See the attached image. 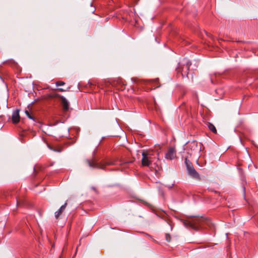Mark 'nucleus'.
Instances as JSON below:
<instances>
[{
    "label": "nucleus",
    "mask_w": 258,
    "mask_h": 258,
    "mask_svg": "<svg viewBox=\"0 0 258 258\" xmlns=\"http://www.w3.org/2000/svg\"><path fill=\"white\" fill-rule=\"evenodd\" d=\"M142 155V165L150 167L155 159L154 153L152 151H143Z\"/></svg>",
    "instance_id": "nucleus-1"
},
{
    "label": "nucleus",
    "mask_w": 258,
    "mask_h": 258,
    "mask_svg": "<svg viewBox=\"0 0 258 258\" xmlns=\"http://www.w3.org/2000/svg\"><path fill=\"white\" fill-rule=\"evenodd\" d=\"M203 221V219L200 218H196L190 221L185 223L186 224L191 227L192 229L198 230Z\"/></svg>",
    "instance_id": "nucleus-2"
},
{
    "label": "nucleus",
    "mask_w": 258,
    "mask_h": 258,
    "mask_svg": "<svg viewBox=\"0 0 258 258\" xmlns=\"http://www.w3.org/2000/svg\"><path fill=\"white\" fill-rule=\"evenodd\" d=\"M185 162L186 164L189 174L195 178H199V175L198 173L196 171L192 165H191L190 163H188L187 159H185Z\"/></svg>",
    "instance_id": "nucleus-3"
},
{
    "label": "nucleus",
    "mask_w": 258,
    "mask_h": 258,
    "mask_svg": "<svg viewBox=\"0 0 258 258\" xmlns=\"http://www.w3.org/2000/svg\"><path fill=\"white\" fill-rule=\"evenodd\" d=\"M165 157L167 159L173 160L176 157V151L174 148H170L166 153Z\"/></svg>",
    "instance_id": "nucleus-4"
},
{
    "label": "nucleus",
    "mask_w": 258,
    "mask_h": 258,
    "mask_svg": "<svg viewBox=\"0 0 258 258\" xmlns=\"http://www.w3.org/2000/svg\"><path fill=\"white\" fill-rule=\"evenodd\" d=\"M19 110L14 111L12 115V121L14 123H17L20 121Z\"/></svg>",
    "instance_id": "nucleus-5"
},
{
    "label": "nucleus",
    "mask_w": 258,
    "mask_h": 258,
    "mask_svg": "<svg viewBox=\"0 0 258 258\" xmlns=\"http://www.w3.org/2000/svg\"><path fill=\"white\" fill-rule=\"evenodd\" d=\"M67 205V203H66L63 205L61 206V207L59 208V209L58 211H57L55 213V217L56 219L59 218L60 216L61 215L62 212L64 211Z\"/></svg>",
    "instance_id": "nucleus-6"
},
{
    "label": "nucleus",
    "mask_w": 258,
    "mask_h": 258,
    "mask_svg": "<svg viewBox=\"0 0 258 258\" xmlns=\"http://www.w3.org/2000/svg\"><path fill=\"white\" fill-rule=\"evenodd\" d=\"M61 99V103L63 106V109L64 111H67L69 109V104L67 100L63 96H60Z\"/></svg>",
    "instance_id": "nucleus-7"
},
{
    "label": "nucleus",
    "mask_w": 258,
    "mask_h": 258,
    "mask_svg": "<svg viewBox=\"0 0 258 258\" xmlns=\"http://www.w3.org/2000/svg\"><path fill=\"white\" fill-rule=\"evenodd\" d=\"M208 128L210 130H211L212 132H213L214 133L216 134L217 133V130L215 127V126L212 124V123H208Z\"/></svg>",
    "instance_id": "nucleus-8"
},
{
    "label": "nucleus",
    "mask_w": 258,
    "mask_h": 258,
    "mask_svg": "<svg viewBox=\"0 0 258 258\" xmlns=\"http://www.w3.org/2000/svg\"><path fill=\"white\" fill-rule=\"evenodd\" d=\"M114 163L112 162H106L105 163H103L102 164H100V165H99L98 166V167L100 168H104L105 165H112Z\"/></svg>",
    "instance_id": "nucleus-9"
},
{
    "label": "nucleus",
    "mask_w": 258,
    "mask_h": 258,
    "mask_svg": "<svg viewBox=\"0 0 258 258\" xmlns=\"http://www.w3.org/2000/svg\"><path fill=\"white\" fill-rule=\"evenodd\" d=\"M165 238L167 242H170L171 240V236L169 234H165Z\"/></svg>",
    "instance_id": "nucleus-10"
},
{
    "label": "nucleus",
    "mask_w": 258,
    "mask_h": 258,
    "mask_svg": "<svg viewBox=\"0 0 258 258\" xmlns=\"http://www.w3.org/2000/svg\"><path fill=\"white\" fill-rule=\"evenodd\" d=\"M64 82H62V81H58V82H57L56 83V85L57 86H63V85H64Z\"/></svg>",
    "instance_id": "nucleus-11"
},
{
    "label": "nucleus",
    "mask_w": 258,
    "mask_h": 258,
    "mask_svg": "<svg viewBox=\"0 0 258 258\" xmlns=\"http://www.w3.org/2000/svg\"><path fill=\"white\" fill-rule=\"evenodd\" d=\"M25 112H26V114L27 115V116H28L30 118H32V117H31V116L30 115V114H29V112H28V111L27 110H26V111H25Z\"/></svg>",
    "instance_id": "nucleus-12"
},
{
    "label": "nucleus",
    "mask_w": 258,
    "mask_h": 258,
    "mask_svg": "<svg viewBox=\"0 0 258 258\" xmlns=\"http://www.w3.org/2000/svg\"><path fill=\"white\" fill-rule=\"evenodd\" d=\"M58 90L59 91V92H64V91H66V90L62 89V88H58Z\"/></svg>",
    "instance_id": "nucleus-13"
}]
</instances>
